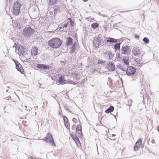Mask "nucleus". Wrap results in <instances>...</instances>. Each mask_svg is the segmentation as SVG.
Instances as JSON below:
<instances>
[{
    "instance_id": "obj_35",
    "label": "nucleus",
    "mask_w": 159,
    "mask_h": 159,
    "mask_svg": "<svg viewBox=\"0 0 159 159\" xmlns=\"http://www.w3.org/2000/svg\"><path fill=\"white\" fill-rule=\"evenodd\" d=\"M88 0H83L84 2H86Z\"/></svg>"
},
{
    "instance_id": "obj_8",
    "label": "nucleus",
    "mask_w": 159,
    "mask_h": 159,
    "mask_svg": "<svg viewBox=\"0 0 159 159\" xmlns=\"http://www.w3.org/2000/svg\"><path fill=\"white\" fill-rule=\"evenodd\" d=\"M13 61L15 63L16 68L21 74H23L24 73V71L21 65L17 61H16L14 60H13Z\"/></svg>"
},
{
    "instance_id": "obj_12",
    "label": "nucleus",
    "mask_w": 159,
    "mask_h": 159,
    "mask_svg": "<svg viewBox=\"0 0 159 159\" xmlns=\"http://www.w3.org/2000/svg\"><path fill=\"white\" fill-rule=\"evenodd\" d=\"M71 136L72 139L76 143L77 146L79 148H80L81 147V144L80 143L79 138L76 136V135H71Z\"/></svg>"
},
{
    "instance_id": "obj_26",
    "label": "nucleus",
    "mask_w": 159,
    "mask_h": 159,
    "mask_svg": "<svg viewBox=\"0 0 159 159\" xmlns=\"http://www.w3.org/2000/svg\"><path fill=\"white\" fill-rule=\"evenodd\" d=\"M57 2V0H50L49 1V4L52 5L55 4Z\"/></svg>"
},
{
    "instance_id": "obj_13",
    "label": "nucleus",
    "mask_w": 159,
    "mask_h": 159,
    "mask_svg": "<svg viewBox=\"0 0 159 159\" xmlns=\"http://www.w3.org/2000/svg\"><path fill=\"white\" fill-rule=\"evenodd\" d=\"M38 49L36 47L32 48L31 51V55L33 56L37 55L38 54Z\"/></svg>"
},
{
    "instance_id": "obj_11",
    "label": "nucleus",
    "mask_w": 159,
    "mask_h": 159,
    "mask_svg": "<svg viewBox=\"0 0 159 159\" xmlns=\"http://www.w3.org/2000/svg\"><path fill=\"white\" fill-rule=\"evenodd\" d=\"M132 53L135 56H138L141 54V51L139 47H134L132 50Z\"/></svg>"
},
{
    "instance_id": "obj_37",
    "label": "nucleus",
    "mask_w": 159,
    "mask_h": 159,
    "mask_svg": "<svg viewBox=\"0 0 159 159\" xmlns=\"http://www.w3.org/2000/svg\"><path fill=\"white\" fill-rule=\"evenodd\" d=\"M72 23H71V22H70V24H71V25H72Z\"/></svg>"
},
{
    "instance_id": "obj_1",
    "label": "nucleus",
    "mask_w": 159,
    "mask_h": 159,
    "mask_svg": "<svg viewBox=\"0 0 159 159\" xmlns=\"http://www.w3.org/2000/svg\"><path fill=\"white\" fill-rule=\"evenodd\" d=\"M62 43V41L58 38H53L48 42V46L50 47L54 48L60 47Z\"/></svg>"
},
{
    "instance_id": "obj_3",
    "label": "nucleus",
    "mask_w": 159,
    "mask_h": 159,
    "mask_svg": "<svg viewBox=\"0 0 159 159\" xmlns=\"http://www.w3.org/2000/svg\"><path fill=\"white\" fill-rule=\"evenodd\" d=\"M44 141L50 143L53 146H55L53 139L51 133H48L43 139Z\"/></svg>"
},
{
    "instance_id": "obj_5",
    "label": "nucleus",
    "mask_w": 159,
    "mask_h": 159,
    "mask_svg": "<svg viewBox=\"0 0 159 159\" xmlns=\"http://www.w3.org/2000/svg\"><path fill=\"white\" fill-rule=\"evenodd\" d=\"M136 72V69L134 67L130 66L127 69L126 73L128 75L131 76L134 75Z\"/></svg>"
},
{
    "instance_id": "obj_10",
    "label": "nucleus",
    "mask_w": 159,
    "mask_h": 159,
    "mask_svg": "<svg viewBox=\"0 0 159 159\" xmlns=\"http://www.w3.org/2000/svg\"><path fill=\"white\" fill-rule=\"evenodd\" d=\"M62 118L63 120V122L65 126L67 129L69 130L70 129V124L68 119L65 116H62Z\"/></svg>"
},
{
    "instance_id": "obj_36",
    "label": "nucleus",
    "mask_w": 159,
    "mask_h": 159,
    "mask_svg": "<svg viewBox=\"0 0 159 159\" xmlns=\"http://www.w3.org/2000/svg\"><path fill=\"white\" fill-rule=\"evenodd\" d=\"M72 23H71V22H70V24H71V25H72Z\"/></svg>"
},
{
    "instance_id": "obj_24",
    "label": "nucleus",
    "mask_w": 159,
    "mask_h": 159,
    "mask_svg": "<svg viewBox=\"0 0 159 159\" xmlns=\"http://www.w3.org/2000/svg\"><path fill=\"white\" fill-rule=\"evenodd\" d=\"M120 43H117L115 44L114 46V48L116 51L119 50L120 49Z\"/></svg>"
},
{
    "instance_id": "obj_4",
    "label": "nucleus",
    "mask_w": 159,
    "mask_h": 159,
    "mask_svg": "<svg viewBox=\"0 0 159 159\" xmlns=\"http://www.w3.org/2000/svg\"><path fill=\"white\" fill-rule=\"evenodd\" d=\"M34 33V30L30 27L25 28L23 31V34L24 36L30 35Z\"/></svg>"
},
{
    "instance_id": "obj_18",
    "label": "nucleus",
    "mask_w": 159,
    "mask_h": 159,
    "mask_svg": "<svg viewBox=\"0 0 159 159\" xmlns=\"http://www.w3.org/2000/svg\"><path fill=\"white\" fill-rule=\"evenodd\" d=\"M76 130L77 131H79L78 133L79 134V137L81 136H82V132H81V126L80 124H78L76 128Z\"/></svg>"
},
{
    "instance_id": "obj_33",
    "label": "nucleus",
    "mask_w": 159,
    "mask_h": 159,
    "mask_svg": "<svg viewBox=\"0 0 159 159\" xmlns=\"http://www.w3.org/2000/svg\"><path fill=\"white\" fill-rule=\"evenodd\" d=\"M73 121L74 122H75V121H77V120L76 119H75V118H73Z\"/></svg>"
},
{
    "instance_id": "obj_17",
    "label": "nucleus",
    "mask_w": 159,
    "mask_h": 159,
    "mask_svg": "<svg viewBox=\"0 0 159 159\" xmlns=\"http://www.w3.org/2000/svg\"><path fill=\"white\" fill-rule=\"evenodd\" d=\"M71 75L72 76V77L74 80H79L80 79L78 75L75 72L73 73Z\"/></svg>"
},
{
    "instance_id": "obj_15",
    "label": "nucleus",
    "mask_w": 159,
    "mask_h": 159,
    "mask_svg": "<svg viewBox=\"0 0 159 159\" xmlns=\"http://www.w3.org/2000/svg\"><path fill=\"white\" fill-rule=\"evenodd\" d=\"M37 67L40 69H42L43 70L48 69L49 67L48 66H47L45 65L41 64H38L37 65Z\"/></svg>"
},
{
    "instance_id": "obj_19",
    "label": "nucleus",
    "mask_w": 159,
    "mask_h": 159,
    "mask_svg": "<svg viewBox=\"0 0 159 159\" xmlns=\"http://www.w3.org/2000/svg\"><path fill=\"white\" fill-rule=\"evenodd\" d=\"M114 107L113 106H111L108 109L106 110L105 112L107 113L111 112L114 110Z\"/></svg>"
},
{
    "instance_id": "obj_23",
    "label": "nucleus",
    "mask_w": 159,
    "mask_h": 159,
    "mask_svg": "<svg viewBox=\"0 0 159 159\" xmlns=\"http://www.w3.org/2000/svg\"><path fill=\"white\" fill-rule=\"evenodd\" d=\"M91 26L93 29H95L98 27L99 24L97 23H93L92 24Z\"/></svg>"
},
{
    "instance_id": "obj_25",
    "label": "nucleus",
    "mask_w": 159,
    "mask_h": 159,
    "mask_svg": "<svg viewBox=\"0 0 159 159\" xmlns=\"http://www.w3.org/2000/svg\"><path fill=\"white\" fill-rule=\"evenodd\" d=\"M64 76H61V77H59L58 79V82L62 84L64 83L65 80H64Z\"/></svg>"
},
{
    "instance_id": "obj_30",
    "label": "nucleus",
    "mask_w": 159,
    "mask_h": 159,
    "mask_svg": "<svg viewBox=\"0 0 159 159\" xmlns=\"http://www.w3.org/2000/svg\"><path fill=\"white\" fill-rule=\"evenodd\" d=\"M116 136V135H115V134H112L111 136H110V138H111V140H114L115 139V138H112L111 137H113Z\"/></svg>"
},
{
    "instance_id": "obj_27",
    "label": "nucleus",
    "mask_w": 159,
    "mask_h": 159,
    "mask_svg": "<svg viewBox=\"0 0 159 159\" xmlns=\"http://www.w3.org/2000/svg\"><path fill=\"white\" fill-rule=\"evenodd\" d=\"M143 41L145 42V43H149V40L146 37H145L143 38Z\"/></svg>"
},
{
    "instance_id": "obj_31",
    "label": "nucleus",
    "mask_w": 159,
    "mask_h": 159,
    "mask_svg": "<svg viewBox=\"0 0 159 159\" xmlns=\"http://www.w3.org/2000/svg\"><path fill=\"white\" fill-rule=\"evenodd\" d=\"M104 62H103V61H102V60H100V61H98V64H100V63H104Z\"/></svg>"
},
{
    "instance_id": "obj_32",
    "label": "nucleus",
    "mask_w": 159,
    "mask_h": 159,
    "mask_svg": "<svg viewBox=\"0 0 159 159\" xmlns=\"http://www.w3.org/2000/svg\"><path fill=\"white\" fill-rule=\"evenodd\" d=\"M151 142L152 143H155V141L154 139H152L151 141Z\"/></svg>"
},
{
    "instance_id": "obj_20",
    "label": "nucleus",
    "mask_w": 159,
    "mask_h": 159,
    "mask_svg": "<svg viewBox=\"0 0 159 159\" xmlns=\"http://www.w3.org/2000/svg\"><path fill=\"white\" fill-rule=\"evenodd\" d=\"M129 57H124L123 59L124 63L127 66L129 65Z\"/></svg>"
},
{
    "instance_id": "obj_29",
    "label": "nucleus",
    "mask_w": 159,
    "mask_h": 159,
    "mask_svg": "<svg viewBox=\"0 0 159 159\" xmlns=\"http://www.w3.org/2000/svg\"><path fill=\"white\" fill-rule=\"evenodd\" d=\"M27 123V121L25 120H23L22 122V124L24 125L25 126H26L27 125H26V123Z\"/></svg>"
},
{
    "instance_id": "obj_34",
    "label": "nucleus",
    "mask_w": 159,
    "mask_h": 159,
    "mask_svg": "<svg viewBox=\"0 0 159 159\" xmlns=\"http://www.w3.org/2000/svg\"><path fill=\"white\" fill-rule=\"evenodd\" d=\"M157 131H158V132H159V126H158L157 127Z\"/></svg>"
},
{
    "instance_id": "obj_6",
    "label": "nucleus",
    "mask_w": 159,
    "mask_h": 159,
    "mask_svg": "<svg viewBox=\"0 0 159 159\" xmlns=\"http://www.w3.org/2000/svg\"><path fill=\"white\" fill-rule=\"evenodd\" d=\"M130 52L131 49L129 46L123 47L121 49V53L122 54L128 55L130 54Z\"/></svg>"
},
{
    "instance_id": "obj_7",
    "label": "nucleus",
    "mask_w": 159,
    "mask_h": 159,
    "mask_svg": "<svg viewBox=\"0 0 159 159\" xmlns=\"http://www.w3.org/2000/svg\"><path fill=\"white\" fill-rule=\"evenodd\" d=\"M101 39L99 37L95 38L93 41V46L95 48H98L100 45Z\"/></svg>"
},
{
    "instance_id": "obj_21",
    "label": "nucleus",
    "mask_w": 159,
    "mask_h": 159,
    "mask_svg": "<svg viewBox=\"0 0 159 159\" xmlns=\"http://www.w3.org/2000/svg\"><path fill=\"white\" fill-rule=\"evenodd\" d=\"M73 43V40L70 37L68 38L67 40L66 44L68 45H71Z\"/></svg>"
},
{
    "instance_id": "obj_22",
    "label": "nucleus",
    "mask_w": 159,
    "mask_h": 159,
    "mask_svg": "<svg viewBox=\"0 0 159 159\" xmlns=\"http://www.w3.org/2000/svg\"><path fill=\"white\" fill-rule=\"evenodd\" d=\"M19 52L20 54H22L25 52V49L22 47H19L18 48Z\"/></svg>"
},
{
    "instance_id": "obj_2",
    "label": "nucleus",
    "mask_w": 159,
    "mask_h": 159,
    "mask_svg": "<svg viewBox=\"0 0 159 159\" xmlns=\"http://www.w3.org/2000/svg\"><path fill=\"white\" fill-rule=\"evenodd\" d=\"M21 5L18 1L15 2L13 5V13L15 16H17L20 12Z\"/></svg>"
},
{
    "instance_id": "obj_28",
    "label": "nucleus",
    "mask_w": 159,
    "mask_h": 159,
    "mask_svg": "<svg viewBox=\"0 0 159 159\" xmlns=\"http://www.w3.org/2000/svg\"><path fill=\"white\" fill-rule=\"evenodd\" d=\"M68 83L69 84H77V83H76L75 82L72 81H68Z\"/></svg>"
},
{
    "instance_id": "obj_9",
    "label": "nucleus",
    "mask_w": 159,
    "mask_h": 159,
    "mask_svg": "<svg viewBox=\"0 0 159 159\" xmlns=\"http://www.w3.org/2000/svg\"><path fill=\"white\" fill-rule=\"evenodd\" d=\"M142 143V139L141 138H140L135 144L134 148V150L135 151L140 148Z\"/></svg>"
},
{
    "instance_id": "obj_14",
    "label": "nucleus",
    "mask_w": 159,
    "mask_h": 159,
    "mask_svg": "<svg viewBox=\"0 0 159 159\" xmlns=\"http://www.w3.org/2000/svg\"><path fill=\"white\" fill-rule=\"evenodd\" d=\"M107 68L110 71H114L115 70V65L113 63H109L107 66Z\"/></svg>"
},
{
    "instance_id": "obj_16",
    "label": "nucleus",
    "mask_w": 159,
    "mask_h": 159,
    "mask_svg": "<svg viewBox=\"0 0 159 159\" xmlns=\"http://www.w3.org/2000/svg\"><path fill=\"white\" fill-rule=\"evenodd\" d=\"M107 39L106 40V43H114L116 42L117 41L116 39L112 38H107Z\"/></svg>"
}]
</instances>
